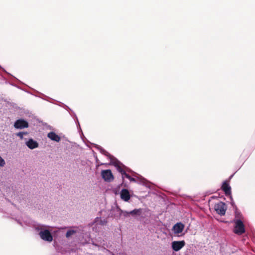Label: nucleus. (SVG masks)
<instances>
[{
    "label": "nucleus",
    "instance_id": "nucleus-10",
    "mask_svg": "<svg viewBox=\"0 0 255 255\" xmlns=\"http://www.w3.org/2000/svg\"><path fill=\"white\" fill-rule=\"evenodd\" d=\"M226 196L231 195V188L227 181H225L221 187Z\"/></svg>",
    "mask_w": 255,
    "mask_h": 255
},
{
    "label": "nucleus",
    "instance_id": "nucleus-2",
    "mask_svg": "<svg viewBox=\"0 0 255 255\" xmlns=\"http://www.w3.org/2000/svg\"><path fill=\"white\" fill-rule=\"evenodd\" d=\"M112 165H113L116 167L117 171L121 174L123 180L125 178L129 180L130 176L127 174L126 171L123 168V166L125 167V166L123 165L120 161L116 160L115 162H112Z\"/></svg>",
    "mask_w": 255,
    "mask_h": 255
},
{
    "label": "nucleus",
    "instance_id": "nucleus-25",
    "mask_svg": "<svg viewBox=\"0 0 255 255\" xmlns=\"http://www.w3.org/2000/svg\"><path fill=\"white\" fill-rule=\"evenodd\" d=\"M29 224V222H28V223H27V222H26V223H25V224H26V225H27V224Z\"/></svg>",
    "mask_w": 255,
    "mask_h": 255
},
{
    "label": "nucleus",
    "instance_id": "nucleus-15",
    "mask_svg": "<svg viewBox=\"0 0 255 255\" xmlns=\"http://www.w3.org/2000/svg\"><path fill=\"white\" fill-rule=\"evenodd\" d=\"M142 209L141 208L139 209H135L129 212L130 215L132 216H140L142 214Z\"/></svg>",
    "mask_w": 255,
    "mask_h": 255
},
{
    "label": "nucleus",
    "instance_id": "nucleus-14",
    "mask_svg": "<svg viewBox=\"0 0 255 255\" xmlns=\"http://www.w3.org/2000/svg\"><path fill=\"white\" fill-rule=\"evenodd\" d=\"M137 178H138V180H137L135 178H134L133 177H131L130 176V178L129 179V180L130 182H139L140 183L146 185H145L146 180L144 178H142L141 177H137Z\"/></svg>",
    "mask_w": 255,
    "mask_h": 255
},
{
    "label": "nucleus",
    "instance_id": "nucleus-22",
    "mask_svg": "<svg viewBox=\"0 0 255 255\" xmlns=\"http://www.w3.org/2000/svg\"><path fill=\"white\" fill-rule=\"evenodd\" d=\"M75 118H76V120L77 121V126H79L80 127V125H79V123L78 121V119H77V117L76 116H75Z\"/></svg>",
    "mask_w": 255,
    "mask_h": 255
},
{
    "label": "nucleus",
    "instance_id": "nucleus-6",
    "mask_svg": "<svg viewBox=\"0 0 255 255\" xmlns=\"http://www.w3.org/2000/svg\"><path fill=\"white\" fill-rule=\"evenodd\" d=\"M185 245V242L183 240L173 241L171 243V248L175 252H178L183 248Z\"/></svg>",
    "mask_w": 255,
    "mask_h": 255
},
{
    "label": "nucleus",
    "instance_id": "nucleus-8",
    "mask_svg": "<svg viewBox=\"0 0 255 255\" xmlns=\"http://www.w3.org/2000/svg\"><path fill=\"white\" fill-rule=\"evenodd\" d=\"M121 198L124 201L128 202L130 198L129 191L127 189H123L120 193Z\"/></svg>",
    "mask_w": 255,
    "mask_h": 255
},
{
    "label": "nucleus",
    "instance_id": "nucleus-26",
    "mask_svg": "<svg viewBox=\"0 0 255 255\" xmlns=\"http://www.w3.org/2000/svg\"><path fill=\"white\" fill-rule=\"evenodd\" d=\"M104 164H105L104 163H102L100 164V165H104Z\"/></svg>",
    "mask_w": 255,
    "mask_h": 255
},
{
    "label": "nucleus",
    "instance_id": "nucleus-23",
    "mask_svg": "<svg viewBox=\"0 0 255 255\" xmlns=\"http://www.w3.org/2000/svg\"><path fill=\"white\" fill-rule=\"evenodd\" d=\"M96 162H97V163H98V161H99V160H98V159L97 158V157H96Z\"/></svg>",
    "mask_w": 255,
    "mask_h": 255
},
{
    "label": "nucleus",
    "instance_id": "nucleus-11",
    "mask_svg": "<svg viewBox=\"0 0 255 255\" xmlns=\"http://www.w3.org/2000/svg\"><path fill=\"white\" fill-rule=\"evenodd\" d=\"M99 151L104 155L108 157L111 160V164H112L113 162H115L116 160H117L115 159L113 156H112L109 153H108L106 150H105L104 148H103L101 146H98L97 147Z\"/></svg>",
    "mask_w": 255,
    "mask_h": 255
},
{
    "label": "nucleus",
    "instance_id": "nucleus-13",
    "mask_svg": "<svg viewBox=\"0 0 255 255\" xmlns=\"http://www.w3.org/2000/svg\"><path fill=\"white\" fill-rule=\"evenodd\" d=\"M47 137L50 139L52 141H54L56 142H59L61 138L55 132L53 131H50L47 134Z\"/></svg>",
    "mask_w": 255,
    "mask_h": 255
},
{
    "label": "nucleus",
    "instance_id": "nucleus-12",
    "mask_svg": "<svg viewBox=\"0 0 255 255\" xmlns=\"http://www.w3.org/2000/svg\"><path fill=\"white\" fill-rule=\"evenodd\" d=\"M25 144L30 149H33L38 147V143L32 138H30L26 141Z\"/></svg>",
    "mask_w": 255,
    "mask_h": 255
},
{
    "label": "nucleus",
    "instance_id": "nucleus-19",
    "mask_svg": "<svg viewBox=\"0 0 255 255\" xmlns=\"http://www.w3.org/2000/svg\"><path fill=\"white\" fill-rule=\"evenodd\" d=\"M119 210H120V211L121 212V214L123 213V215L125 217H128V216H129V215H130V214L129 213V212L123 211L121 210V209H120Z\"/></svg>",
    "mask_w": 255,
    "mask_h": 255
},
{
    "label": "nucleus",
    "instance_id": "nucleus-9",
    "mask_svg": "<svg viewBox=\"0 0 255 255\" xmlns=\"http://www.w3.org/2000/svg\"><path fill=\"white\" fill-rule=\"evenodd\" d=\"M184 228V225L182 223H177L175 224L172 229V231L175 234H179L182 232Z\"/></svg>",
    "mask_w": 255,
    "mask_h": 255
},
{
    "label": "nucleus",
    "instance_id": "nucleus-18",
    "mask_svg": "<svg viewBox=\"0 0 255 255\" xmlns=\"http://www.w3.org/2000/svg\"><path fill=\"white\" fill-rule=\"evenodd\" d=\"M75 233H76V232L74 230H68L66 233V236L67 238H69V237L71 236Z\"/></svg>",
    "mask_w": 255,
    "mask_h": 255
},
{
    "label": "nucleus",
    "instance_id": "nucleus-21",
    "mask_svg": "<svg viewBox=\"0 0 255 255\" xmlns=\"http://www.w3.org/2000/svg\"><path fill=\"white\" fill-rule=\"evenodd\" d=\"M230 200L231 201V204L232 206L234 208L235 207H236V205H235V203L233 200V198L232 195L230 196Z\"/></svg>",
    "mask_w": 255,
    "mask_h": 255
},
{
    "label": "nucleus",
    "instance_id": "nucleus-3",
    "mask_svg": "<svg viewBox=\"0 0 255 255\" xmlns=\"http://www.w3.org/2000/svg\"><path fill=\"white\" fill-rule=\"evenodd\" d=\"M234 232L239 235H242L245 232L244 225L241 220L238 219L235 221Z\"/></svg>",
    "mask_w": 255,
    "mask_h": 255
},
{
    "label": "nucleus",
    "instance_id": "nucleus-4",
    "mask_svg": "<svg viewBox=\"0 0 255 255\" xmlns=\"http://www.w3.org/2000/svg\"><path fill=\"white\" fill-rule=\"evenodd\" d=\"M101 176L106 182H110L114 179V175L110 169L103 170L101 171Z\"/></svg>",
    "mask_w": 255,
    "mask_h": 255
},
{
    "label": "nucleus",
    "instance_id": "nucleus-5",
    "mask_svg": "<svg viewBox=\"0 0 255 255\" xmlns=\"http://www.w3.org/2000/svg\"><path fill=\"white\" fill-rule=\"evenodd\" d=\"M214 208L216 212L221 216H223L226 213L227 209L226 205L225 203L223 202H220L215 204Z\"/></svg>",
    "mask_w": 255,
    "mask_h": 255
},
{
    "label": "nucleus",
    "instance_id": "nucleus-20",
    "mask_svg": "<svg viewBox=\"0 0 255 255\" xmlns=\"http://www.w3.org/2000/svg\"><path fill=\"white\" fill-rule=\"evenodd\" d=\"M5 164L4 160L0 156V166H3Z\"/></svg>",
    "mask_w": 255,
    "mask_h": 255
},
{
    "label": "nucleus",
    "instance_id": "nucleus-7",
    "mask_svg": "<svg viewBox=\"0 0 255 255\" xmlns=\"http://www.w3.org/2000/svg\"><path fill=\"white\" fill-rule=\"evenodd\" d=\"M14 127L17 129L27 128L28 127V123L27 121L24 120L19 119L15 122Z\"/></svg>",
    "mask_w": 255,
    "mask_h": 255
},
{
    "label": "nucleus",
    "instance_id": "nucleus-24",
    "mask_svg": "<svg viewBox=\"0 0 255 255\" xmlns=\"http://www.w3.org/2000/svg\"><path fill=\"white\" fill-rule=\"evenodd\" d=\"M18 223H19V224H20L22 226H23V225H22V223L18 221Z\"/></svg>",
    "mask_w": 255,
    "mask_h": 255
},
{
    "label": "nucleus",
    "instance_id": "nucleus-16",
    "mask_svg": "<svg viewBox=\"0 0 255 255\" xmlns=\"http://www.w3.org/2000/svg\"><path fill=\"white\" fill-rule=\"evenodd\" d=\"M94 223L101 225H105L107 223V220L106 219L102 220L100 218L97 217L95 219Z\"/></svg>",
    "mask_w": 255,
    "mask_h": 255
},
{
    "label": "nucleus",
    "instance_id": "nucleus-1",
    "mask_svg": "<svg viewBox=\"0 0 255 255\" xmlns=\"http://www.w3.org/2000/svg\"><path fill=\"white\" fill-rule=\"evenodd\" d=\"M35 230L39 231V235L43 240L49 242L52 241L53 237L49 230L43 229L41 226L35 227Z\"/></svg>",
    "mask_w": 255,
    "mask_h": 255
},
{
    "label": "nucleus",
    "instance_id": "nucleus-17",
    "mask_svg": "<svg viewBox=\"0 0 255 255\" xmlns=\"http://www.w3.org/2000/svg\"><path fill=\"white\" fill-rule=\"evenodd\" d=\"M28 133L27 132H19L16 133V135L18 136L21 139L23 138L24 135H27Z\"/></svg>",
    "mask_w": 255,
    "mask_h": 255
}]
</instances>
